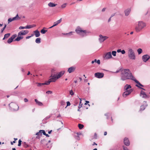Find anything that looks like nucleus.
Listing matches in <instances>:
<instances>
[{
    "label": "nucleus",
    "instance_id": "nucleus-1",
    "mask_svg": "<svg viewBox=\"0 0 150 150\" xmlns=\"http://www.w3.org/2000/svg\"><path fill=\"white\" fill-rule=\"evenodd\" d=\"M120 79L122 81L128 79L133 80L134 77L132 74L130 70L128 69H125L121 71Z\"/></svg>",
    "mask_w": 150,
    "mask_h": 150
},
{
    "label": "nucleus",
    "instance_id": "nucleus-2",
    "mask_svg": "<svg viewBox=\"0 0 150 150\" xmlns=\"http://www.w3.org/2000/svg\"><path fill=\"white\" fill-rule=\"evenodd\" d=\"M75 31L77 33L82 37L86 36L88 35L89 33H91V32L88 31L82 30L81 28L79 27H77L75 30Z\"/></svg>",
    "mask_w": 150,
    "mask_h": 150
},
{
    "label": "nucleus",
    "instance_id": "nucleus-3",
    "mask_svg": "<svg viewBox=\"0 0 150 150\" xmlns=\"http://www.w3.org/2000/svg\"><path fill=\"white\" fill-rule=\"evenodd\" d=\"M146 26V23L142 21H139L138 24L136 26L135 29L137 33L140 32Z\"/></svg>",
    "mask_w": 150,
    "mask_h": 150
},
{
    "label": "nucleus",
    "instance_id": "nucleus-4",
    "mask_svg": "<svg viewBox=\"0 0 150 150\" xmlns=\"http://www.w3.org/2000/svg\"><path fill=\"white\" fill-rule=\"evenodd\" d=\"M128 56L130 59L134 60L136 59V55L134 50L131 48H129L128 51Z\"/></svg>",
    "mask_w": 150,
    "mask_h": 150
},
{
    "label": "nucleus",
    "instance_id": "nucleus-5",
    "mask_svg": "<svg viewBox=\"0 0 150 150\" xmlns=\"http://www.w3.org/2000/svg\"><path fill=\"white\" fill-rule=\"evenodd\" d=\"M9 106L11 109L14 111H16L18 109L19 107L16 104L11 103L9 104Z\"/></svg>",
    "mask_w": 150,
    "mask_h": 150
},
{
    "label": "nucleus",
    "instance_id": "nucleus-6",
    "mask_svg": "<svg viewBox=\"0 0 150 150\" xmlns=\"http://www.w3.org/2000/svg\"><path fill=\"white\" fill-rule=\"evenodd\" d=\"M99 40L100 42H103L104 40H106L108 38V37L106 36H103L101 35H99Z\"/></svg>",
    "mask_w": 150,
    "mask_h": 150
},
{
    "label": "nucleus",
    "instance_id": "nucleus-7",
    "mask_svg": "<svg viewBox=\"0 0 150 150\" xmlns=\"http://www.w3.org/2000/svg\"><path fill=\"white\" fill-rule=\"evenodd\" d=\"M132 91V89H129L128 90L124 92L122 94L123 97L125 98L129 95Z\"/></svg>",
    "mask_w": 150,
    "mask_h": 150
},
{
    "label": "nucleus",
    "instance_id": "nucleus-8",
    "mask_svg": "<svg viewBox=\"0 0 150 150\" xmlns=\"http://www.w3.org/2000/svg\"><path fill=\"white\" fill-rule=\"evenodd\" d=\"M95 76L98 78H101L103 77L104 74L103 73L97 72L94 74Z\"/></svg>",
    "mask_w": 150,
    "mask_h": 150
},
{
    "label": "nucleus",
    "instance_id": "nucleus-9",
    "mask_svg": "<svg viewBox=\"0 0 150 150\" xmlns=\"http://www.w3.org/2000/svg\"><path fill=\"white\" fill-rule=\"evenodd\" d=\"M112 58V56L111 52L107 53L105 55L104 58L106 59H109Z\"/></svg>",
    "mask_w": 150,
    "mask_h": 150
},
{
    "label": "nucleus",
    "instance_id": "nucleus-10",
    "mask_svg": "<svg viewBox=\"0 0 150 150\" xmlns=\"http://www.w3.org/2000/svg\"><path fill=\"white\" fill-rule=\"evenodd\" d=\"M150 58V56L148 54H146L142 57V59L144 62H146Z\"/></svg>",
    "mask_w": 150,
    "mask_h": 150
},
{
    "label": "nucleus",
    "instance_id": "nucleus-11",
    "mask_svg": "<svg viewBox=\"0 0 150 150\" xmlns=\"http://www.w3.org/2000/svg\"><path fill=\"white\" fill-rule=\"evenodd\" d=\"M17 35L16 34L13 35L10 38L8 39L7 41L8 43L10 44L13 41V40L16 37Z\"/></svg>",
    "mask_w": 150,
    "mask_h": 150
},
{
    "label": "nucleus",
    "instance_id": "nucleus-12",
    "mask_svg": "<svg viewBox=\"0 0 150 150\" xmlns=\"http://www.w3.org/2000/svg\"><path fill=\"white\" fill-rule=\"evenodd\" d=\"M28 30H22L18 33V36L25 35L28 34Z\"/></svg>",
    "mask_w": 150,
    "mask_h": 150
},
{
    "label": "nucleus",
    "instance_id": "nucleus-13",
    "mask_svg": "<svg viewBox=\"0 0 150 150\" xmlns=\"http://www.w3.org/2000/svg\"><path fill=\"white\" fill-rule=\"evenodd\" d=\"M64 71H62L56 75L57 79H58L61 77L64 73Z\"/></svg>",
    "mask_w": 150,
    "mask_h": 150
},
{
    "label": "nucleus",
    "instance_id": "nucleus-14",
    "mask_svg": "<svg viewBox=\"0 0 150 150\" xmlns=\"http://www.w3.org/2000/svg\"><path fill=\"white\" fill-rule=\"evenodd\" d=\"M124 142L126 146H129L130 144L129 141L127 138H125L124 140Z\"/></svg>",
    "mask_w": 150,
    "mask_h": 150
},
{
    "label": "nucleus",
    "instance_id": "nucleus-15",
    "mask_svg": "<svg viewBox=\"0 0 150 150\" xmlns=\"http://www.w3.org/2000/svg\"><path fill=\"white\" fill-rule=\"evenodd\" d=\"M50 77H51V78L49 79L51 82H55L56 81V80L57 79L56 76H50Z\"/></svg>",
    "mask_w": 150,
    "mask_h": 150
},
{
    "label": "nucleus",
    "instance_id": "nucleus-16",
    "mask_svg": "<svg viewBox=\"0 0 150 150\" xmlns=\"http://www.w3.org/2000/svg\"><path fill=\"white\" fill-rule=\"evenodd\" d=\"M75 67L73 66L69 68L68 70V72L70 73L73 71H74L75 70Z\"/></svg>",
    "mask_w": 150,
    "mask_h": 150
},
{
    "label": "nucleus",
    "instance_id": "nucleus-17",
    "mask_svg": "<svg viewBox=\"0 0 150 150\" xmlns=\"http://www.w3.org/2000/svg\"><path fill=\"white\" fill-rule=\"evenodd\" d=\"M131 10L130 8H129L126 10L124 11L125 15L126 16H128Z\"/></svg>",
    "mask_w": 150,
    "mask_h": 150
},
{
    "label": "nucleus",
    "instance_id": "nucleus-18",
    "mask_svg": "<svg viewBox=\"0 0 150 150\" xmlns=\"http://www.w3.org/2000/svg\"><path fill=\"white\" fill-rule=\"evenodd\" d=\"M131 88V86L130 85L126 84L124 87V90H125L127 91L129 88Z\"/></svg>",
    "mask_w": 150,
    "mask_h": 150
},
{
    "label": "nucleus",
    "instance_id": "nucleus-19",
    "mask_svg": "<svg viewBox=\"0 0 150 150\" xmlns=\"http://www.w3.org/2000/svg\"><path fill=\"white\" fill-rule=\"evenodd\" d=\"M34 33H35V37H38L40 36V34L39 31L38 30H36L34 31Z\"/></svg>",
    "mask_w": 150,
    "mask_h": 150
},
{
    "label": "nucleus",
    "instance_id": "nucleus-20",
    "mask_svg": "<svg viewBox=\"0 0 150 150\" xmlns=\"http://www.w3.org/2000/svg\"><path fill=\"white\" fill-rule=\"evenodd\" d=\"M23 38V36L21 37V36H18V37L15 39L14 41H18L21 40Z\"/></svg>",
    "mask_w": 150,
    "mask_h": 150
},
{
    "label": "nucleus",
    "instance_id": "nucleus-21",
    "mask_svg": "<svg viewBox=\"0 0 150 150\" xmlns=\"http://www.w3.org/2000/svg\"><path fill=\"white\" fill-rule=\"evenodd\" d=\"M62 21V18H61L59 20L57 21L54 22L53 26H56L59 23H60Z\"/></svg>",
    "mask_w": 150,
    "mask_h": 150
},
{
    "label": "nucleus",
    "instance_id": "nucleus-22",
    "mask_svg": "<svg viewBox=\"0 0 150 150\" xmlns=\"http://www.w3.org/2000/svg\"><path fill=\"white\" fill-rule=\"evenodd\" d=\"M140 95H143L142 97L143 98H146L147 97V96L145 92L142 91H141Z\"/></svg>",
    "mask_w": 150,
    "mask_h": 150
},
{
    "label": "nucleus",
    "instance_id": "nucleus-23",
    "mask_svg": "<svg viewBox=\"0 0 150 150\" xmlns=\"http://www.w3.org/2000/svg\"><path fill=\"white\" fill-rule=\"evenodd\" d=\"M35 101L36 103L39 106H42L43 104L42 103L38 101L37 99H35Z\"/></svg>",
    "mask_w": 150,
    "mask_h": 150
},
{
    "label": "nucleus",
    "instance_id": "nucleus-24",
    "mask_svg": "<svg viewBox=\"0 0 150 150\" xmlns=\"http://www.w3.org/2000/svg\"><path fill=\"white\" fill-rule=\"evenodd\" d=\"M56 70L54 69H52L51 70V76H56L55 72V71Z\"/></svg>",
    "mask_w": 150,
    "mask_h": 150
},
{
    "label": "nucleus",
    "instance_id": "nucleus-25",
    "mask_svg": "<svg viewBox=\"0 0 150 150\" xmlns=\"http://www.w3.org/2000/svg\"><path fill=\"white\" fill-rule=\"evenodd\" d=\"M57 4L53 3L52 2H50L48 4V6L50 7H53L56 6Z\"/></svg>",
    "mask_w": 150,
    "mask_h": 150
},
{
    "label": "nucleus",
    "instance_id": "nucleus-26",
    "mask_svg": "<svg viewBox=\"0 0 150 150\" xmlns=\"http://www.w3.org/2000/svg\"><path fill=\"white\" fill-rule=\"evenodd\" d=\"M147 105H146L145 106L143 105L141 106L140 108V111H143L145 109V108L146 107V106Z\"/></svg>",
    "mask_w": 150,
    "mask_h": 150
},
{
    "label": "nucleus",
    "instance_id": "nucleus-27",
    "mask_svg": "<svg viewBox=\"0 0 150 150\" xmlns=\"http://www.w3.org/2000/svg\"><path fill=\"white\" fill-rule=\"evenodd\" d=\"M35 42L37 43H40L41 42V38H37L35 40Z\"/></svg>",
    "mask_w": 150,
    "mask_h": 150
},
{
    "label": "nucleus",
    "instance_id": "nucleus-28",
    "mask_svg": "<svg viewBox=\"0 0 150 150\" xmlns=\"http://www.w3.org/2000/svg\"><path fill=\"white\" fill-rule=\"evenodd\" d=\"M133 80L134 81L137 83L138 85L140 86L141 85V84L134 77L133 79Z\"/></svg>",
    "mask_w": 150,
    "mask_h": 150
},
{
    "label": "nucleus",
    "instance_id": "nucleus-29",
    "mask_svg": "<svg viewBox=\"0 0 150 150\" xmlns=\"http://www.w3.org/2000/svg\"><path fill=\"white\" fill-rule=\"evenodd\" d=\"M44 28H44L41 30L40 31L41 33L42 34H45L46 33V32L47 31V30H44Z\"/></svg>",
    "mask_w": 150,
    "mask_h": 150
},
{
    "label": "nucleus",
    "instance_id": "nucleus-30",
    "mask_svg": "<svg viewBox=\"0 0 150 150\" xmlns=\"http://www.w3.org/2000/svg\"><path fill=\"white\" fill-rule=\"evenodd\" d=\"M137 51L138 52V54H139L142 52V50L141 48H139L137 50Z\"/></svg>",
    "mask_w": 150,
    "mask_h": 150
},
{
    "label": "nucleus",
    "instance_id": "nucleus-31",
    "mask_svg": "<svg viewBox=\"0 0 150 150\" xmlns=\"http://www.w3.org/2000/svg\"><path fill=\"white\" fill-rule=\"evenodd\" d=\"M83 125L79 124H78V127L80 129H81L83 127Z\"/></svg>",
    "mask_w": 150,
    "mask_h": 150
},
{
    "label": "nucleus",
    "instance_id": "nucleus-32",
    "mask_svg": "<svg viewBox=\"0 0 150 150\" xmlns=\"http://www.w3.org/2000/svg\"><path fill=\"white\" fill-rule=\"evenodd\" d=\"M10 35L11 34L10 33H7L4 35V36L6 38H7L9 37Z\"/></svg>",
    "mask_w": 150,
    "mask_h": 150
},
{
    "label": "nucleus",
    "instance_id": "nucleus-33",
    "mask_svg": "<svg viewBox=\"0 0 150 150\" xmlns=\"http://www.w3.org/2000/svg\"><path fill=\"white\" fill-rule=\"evenodd\" d=\"M23 146L25 148H27L29 146L25 142H23Z\"/></svg>",
    "mask_w": 150,
    "mask_h": 150
},
{
    "label": "nucleus",
    "instance_id": "nucleus-34",
    "mask_svg": "<svg viewBox=\"0 0 150 150\" xmlns=\"http://www.w3.org/2000/svg\"><path fill=\"white\" fill-rule=\"evenodd\" d=\"M46 141L45 139L41 140V143L42 144H45L46 143Z\"/></svg>",
    "mask_w": 150,
    "mask_h": 150
},
{
    "label": "nucleus",
    "instance_id": "nucleus-35",
    "mask_svg": "<svg viewBox=\"0 0 150 150\" xmlns=\"http://www.w3.org/2000/svg\"><path fill=\"white\" fill-rule=\"evenodd\" d=\"M80 99V103H79V105L78 107V108H80L82 107V105H83V104H81V99Z\"/></svg>",
    "mask_w": 150,
    "mask_h": 150
},
{
    "label": "nucleus",
    "instance_id": "nucleus-36",
    "mask_svg": "<svg viewBox=\"0 0 150 150\" xmlns=\"http://www.w3.org/2000/svg\"><path fill=\"white\" fill-rule=\"evenodd\" d=\"M51 82L50 81L49 79L48 80V81L46 82L43 83L44 85H48L50 84V83Z\"/></svg>",
    "mask_w": 150,
    "mask_h": 150
},
{
    "label": "nucleus",
    "instance_id": "nucleus-37",
    "mask_svg": "<svg viewBox=\"0 0 150 150\" xmlns=\"http://www.w3.org/2000/svg\"><path fill=\"white\" fill-rule=\"evenodd\" d=\"M40 132H41V133L42 134V133H43V134L44 135H46V133L45 131V130H40Z\"/></svg>",
    "mask_w": 150,
    "mask_h": 150
},
{
    "label": "nucleus",
    "instance_id": "nucleus-38",
    "mask_svg": "<svg viewBox=\"0 0 150 150\" xmlns=\"http://www.w3.org/2000/svg\"><path fill=\"white\" fill-rule=\"evenodd\" d=\"M6 26V25L5 24L4 27L1 29V33H2Z\"/></svg>",
    "mask_w": 150,
    "mask_h": 150
},
{
    "label": "nucleus",
    "instance_id": "nucleus-39",
    "mask_svg": "<svg viewBox=\"0 0 150 150\" xmlns=\"http://www.w3.org/2000/svg\"><path fill=\"white\" fill-rule=\"evenodd\" d=\"M112 54L114 56H115L116 55V51H112Z\"/></svg>",
    "mask_w": 150,
    "mask_h": 150
},
{
    "label": "nucleus",
    "instance_id": "nucleus-40",
    "mask_svg": "<svg viewBox=\"0 0 150 150\" xmlns=\"http://www.w3.org/2000/svg\"><path fill=\"white\" fill-rule=\"evenodd\" d=\"M60 104L62 105H65V103L64 101L62 100L60 102Z\"/></svg>",
    "mask_w": 150,
    "mask_h": 150
},
{
    "label": "nucleus",
    "instance_id": "nucleus-41",
    "mask_svg": "<svg viewBox=\"0 0 150 150\" xmlns=\"http://www.w3.org/2000/svg\"><path fill=\"white\" fill-rule=\"evenodd\" d=\"M31 26H31V25H27V26H25V29L30 28H32Z\"/></svg>",
    "mask_w": 150,
    "mask_h": 150
},
{
    "label": "nucleus",
    "instance_id": "nucleus-42",
    "mask_svg": "<svg viewBox=\"0 0 150 150\" xmlns=\"http://www.w3.org/2000/svg\"><path fill=\"white\" fill-rule=\"evenodd\" d=\"M22 141L21 139H19L18 141V146H21V144Z\"/></svg>",
    "mask_w": 150,
    "mask_h": 150
},
{
    "label": "nucleus",
    "instance_id": "nucleus-43",
    "mask_svg": "<svg viewBox=\"0 0 150 150\" xmlns=\"http://www.w3.org/2000/svg\"><path fill=\"white\" fill-rule=\"evenodd\" d=\"M46 93L47 94H52V92L51 91H48L46 92Z\"/></svg>",
    "mask_w": 150,
    "mask_h": 150
},
{
    "label": "nucleus",
    "instance_id": "nucleus-44",
    "mask_svg": "<svg viewBox=\"0 0 150 150\" xmlns=\"http://www.w3.org/2000/svg\"><path fill=\"white\" fill-rule=\"evenodd\" d=\"M37 86H41L42 85H44V83H37Z\"/></svg>",
    "mask_w": 150,
    "mask_h": 150
},
{
    "label": "nucleus",
    "instance_id": "nucleus-45",
    "mask_svg": "<svg viewBox=\"0 0 150 150\" xmlns=\"http://www.w3.org/2000/svg\"><path fill=\"white\" fill-rule=\"evenodd\" d=\"M36 135H37L41 136L42 135V134L41 133V132H40V130L38 132H37L36 134Z\"/></svg>",
    "mask_w": 150,
    "mask_h": 150
},
{
    "label": "nucleus",
    "instance_id": "nucleus-46",
    "mask_svg": "<svg viewBox=\"0 0 150 150\" xmlns=\"http://www.w3.org/2000/svg\"><path fill=\"white\" fill-rule=\"evenodd\" d=\"M76 134L77 135V136H76V137H77L78 138H76L78 140H79V135H80L81 134V133H76Z\"/></svg>",
    "mask_w": 150,
    "mask_h": 150
},
{
    "label": "nucleus",
    "instance_id": "nucleus-47",
    "mask_svg": "<svg viewBox=\"0 0 150 150\" xmlns=\"http://www.w3.org/2000/svg\"><path fill=\"white\" fill-rule=\"evenodd\" d=\"M13 21L12 18H10L8 19V23H9L10 22H11Z\"/></svg>",
    "mask_w": 150,
    "mask_h": 150
},
{
    "label": "nucleus",
    "instance_id": "nucleus-48",
    "mask_svg": "<svg viewBox=\"0 0 150 150\" xmlns=\"http://www.w3.org/2000/svg\"><path fill=\"white\" fill-rule=\"evenodd\" d=\"M136 86H137V87H138V88H140V89H142V90H144V91H145V89H144V88H142V87H140V86H139L138 85L136 84Z\"/></svg>",
    "mask_w": 150,
    "mask_h": 150
},
{
    "label": "nucleus",
    "instance_id": "nucleus-49",
    "mask_svg": "<svg viewBox=\"0 0 150 150\" xmlns=\"http://www.w3.org/2000/svg\"><path fill=\"white\" fill-rule=\"evenodd\" d=\"M66 5V4H64L61 6V7L63 8H64L65 7Z\"/></svg>",
    "mask_w": 150,
    "mask_h": 150
},
{
    "label": "nucleus",
    "instance_id": "nucleus-50",
    "mask_svg": "<svg viewBox=\"0 0 150 150\" xmlns=\"http://www.w3.org/2000/svg\"><path fill=\"white\" fill-rule=\"evenodd\" d=\"M69 93H70V94L71 95H73L74 94L72 90H71V91H70Z\"/></svg>",
    "mask_w": 150,
    "mask_h": 150
},
{
    "label": "nucleus",
    "instance_id": "nucleus-51",
    "mask_svg": "<svg viewBox=\"0 0 150 150\" xmlns=\"http://www.w3.org/2000/svg\"><path fill=\"white\" fill-rule=\"evenodd\" d=\"M67 105L66 107L65 108H66L67 106H69L70 105V103L69 101H67Z\"/></svg>",
    "mask_w": 150,
    "mask_h": 150
},
{
    "label": "nucleus",
    "instance_id": "nucleus-52",
    "mask_svg": "<svg viewBox=\"0 0 150 150\" xmlns=\"http://www.w3.org/2000/svg\"><path fill=\"white\" fill-rule=\"evenodd\" d=\"M15 17H16V18L17 20L20 19V18H19L18 16V14L16 15V16Z\"/></svg>",
    "mask_w": 150,
    "mask_h": 150
},
{
    "label": "nucleus",
    "instance_id": "nucleus-53",
    "mask_svg": "<svg viewBox=\"0 0 150 150\" xmlns=\"http://www.w3.org/2000/svg\"><path fill=\"white\" fill-rule=\"evenodd\" d=\"M97 138V134L95 133L94 134V137H93V139H96Z\"/></svg>",
    "mask_w": 150,
    "mask_h": 150
},
{
    "label": "nucleus",
    "instance_id": "nucleus-54",
    "mask_svg": "<svg viewBox=\"0 0 150 150\" xmlns=\"http://www.w3.org/2000/svg\"><path fill=\"white\" fill-rule=\"evenodd\" d=\"M19 29H25V27L23 26H20L19 27Z\"/></svg>",
    "mask_w": 150,
    "mask_h": 150
},
{
    "label": "nucleus",
    "instance_id": "nucleus-55",
    "mask_svg": "<svg viewBox=\"0 0 150 150\" xmlns=\"http://www.w3.org/2000/svg\"><path fill=\"white\" fill-rule=\"evenodd\" d=\"M121 52L122 53V54H125V50H121Z\"/></svg>",
    "mask_w": 150,
    "mask_h": 150
},
{
    "label": "nucleus",
    "instance_id": "nucleus-56",
    "mask_svg": "<svg viewBox=\"0 0 150 150\" xmlns=\"http://www.w3.org/2000/svg\"><path fill=\"white\" fill-rule=\"evenodd\" d=\"M96 61H97L96 59H94V60L92 61L91 63H92V64H93L95 62H96Z\"/></svg>",
    "mask_w": 150,
    "mask_h": 150
},
{
    "label": "nucleus",
    "instance_id": "nucleus-57",
    "mask_svg": "<svg viewBox=\"0 0 150 150\" xmlns=\"http://www.w3.org/2000/svg\"><path fill=\"white\" fill-rule=\"evenodd\" d=\"M123 150H128L127 147H125V146H123Z\"/></svg>",
    "mask_w": 150,
    "mask_h": 150
},
{
    "label": "nucleus",
    "instance_id": "nucleus-58",
    "mask_svg": "<svg viewBox=\"0 0 150 150\" xmlns=\"http://www.w3.org/2000/svg\"><path fill=\"white\" fill-rule=\"evenodd\" d=\"M33 36V34H32L31 35V36H28L26 37V39H28L30 38V37H31Z\"/></svg>",
    "mask_w": 150,
    "mask_h": 150
},
{
    "label": "nucleus",
    "instance_id": "nucleus-59",
    "mask_svg": "<svg viewBox=\"0 0 150 150\" xmlns=\"http://www.w3.org/2000/svg\"><path fill=\"white\" fill-rule=\"evenodd\" d=\"M50 116H48L45 118V120H47L50 117Z\"/></svg>",
    "mask_w": 150,
    "mask_h": 150
},
{
    "label": "nucleus",
    "instance_id": "nucleus-60",
    "mask_svg": "<svg viewBox=\"0 0 150 150\" xmlns=\"http://www.w3.org/2000/svg\"><path fill=\"white\" fill-rule=\"evenodd\" d=\"M96 62L98 64H100V60H98Z\"/></svg>",
    "mask_w": 150,
    "mask_h": 150
},
{
    "label": "nucleus",
    "instance_id": "nucleus-61",
    "mask_svg": "<svg viewBox=\"0 0 150 150\" xmlns=\"http://www.w3.org/2000/svg\"><path fill=\"white\" fill-rule=\"evenodd\" d=\"M24 101L25 102H27L28 101V100L27 98H25L24 99Z\"/></svg>",
    "mask_w": 150,
    "mask_h": 150
},
{
    "label": "nucleus",
    "instance_id": "nucleus-62",
    "mask_svg": "<svg viewBox=\"0 0 150 150\" xmlns=\"http://www.w3.org/2000/svg\"><path fill=\"white\" fill-rule=\"evenodd\" d=\"M115 14H116V13H114L112 14L111 16L110 17L112 18V17H113V16H114L115 15Z\"/></svg>",
    "mask_w": 150,
    "mask_h": 150
},
{
    "label": "nucleus",
    "instance_id": "nucleus-63",
    "mask_svg": "<svg viewBox=\"0 0 150 150\" xmlns=\"http://www.w3.org/2000/svg\"><path fill=\"white\" fill-rule=\"evenodd\" d=\"M121 52V49H118L117 50V52L118 53Z\"/></svg>",
    "mask_w": 150,
    "mask_h": 150
},
{
    "label": "nucleus",
    "instance_id": "nucleus-64",
    "mask_svg": "<svg viewBox=\"0 0 150 150\" xmlns=\"http://www.w3.org/2000/svg\"><path fill=\"white\" fill-rule=\"evenodd\" d=\"M12 18V20H13V21H14V20H17L16 19V17H14Z\"/></svg>",
    "mask_w": 150,
    "mask_h": 150
}]
</instances>
